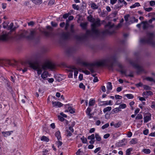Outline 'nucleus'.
<instances>
[{
    "instance_id": "nucleus-31",
    "label": "nucleus",
    "mask_w": 155,
    "mask_h": 155,
    "mask_svg": "<svg viewBox=\"0 0 155 155\" xmlns=\"http://www.w3.org/2000/svg\"><path fill=\"white\" fill-rule=\"evenodd\" d=\"M120 110L119 109V108H116L113 109L112 110V112L113 114L117 113L118 111H120Z\"/></svg>"
},
{
    "instance_id": "nucleus-60",
    "label": "nucleus",
    "mask_w": 155,
    "mask_h": 155,
    "mask_svg": "<svg viewBox=\"0 0 155 155\" xmlns=\"http://www.w3.org/2000/svg\"><path fill=\"white\" fill-rule=\"evenodd\" d=\"M118 2L121 3L123 2L124 4L125 5H127V3L126 2L124 1V0H118Z\"/></svg>"
},
{
    "instance_id": "nucleus-40",
    "label": "nucleus",
    "mask_w": 155,
    "mask_h": 155,
    "mask_svg": "<svg viewBox=\"0 0 155 155\" xmlns=\"http://www.w3.org/2000/svg\"><path fill=\"white\" fill-rule=\"evenodd\" d=\"M58 141L56 142V143L58 147H59L60 146H61L62 144V143L61 141H60V140H58Z\"/></svg>"
},
{
    "instance_id": "nucleus-57",
    "label": "nucleus",
    "mask_w": 155,
    "mask_h": 155,
    "mask_svg": "<svg viewBox=\"0 0 155 155\" xmlns=\"http://www.w3.org/2000/svg\"><path fill=\"white\" fill-rule=\"evenodd\" d=\"M149 130L148 129H146L143 131V134L145 135H147L148 133Z\"/></svg>"
},
{
    "instance_id": "nucleus-56",
    "label": "nucleus",
    "mask_w": 155,
    "mask_h": 155,
    "mask_svg": "<svg viewBox=\"0 0 155 155\" xmlns=\"http://www.w3.org/2000/svg\"><path fill=\"white\" fill-rule=\"evenodd\" d=\"M150 4L151 6H153L155 5V2L153 1H151L150 2Z\"/></svg>"
},
{
    "instance_id": "nucleus-25",
    "label": "nucleus",
    "mask_w": 155,
    "mask_h": 155,
    "mask_svg": "<svg viewBox=\"0 0 155 155\" xmlns=\"http://www.w3.org/2000/svg\"><path fill=\"white\" fill-rule=\"evenodd\" d=\"M142 152L146 154H149L151 152L150 150L149 149H145L142 150Z\"/></svg>"
},
{
    "instance_id": "nucleus-54",
    "label": "nucleus",
    "mask_w": 155,
    "mask_h": 155,
    "mask_svg": "<svg viewBox=\"0 0 155 155\" xmlns=\"http://www.w3.org/2000/svg\"><path fill=\"white\" fill-rule=\"evenodd\" d=\"M58 119L61 121H62L64 120V118H63L61 116L58 115Z\"/></svg>"
},
{
    "instance_id": "nucleus-59",
    "label": "nucleus",
    "mask_w": 155,
    "mask_h": 155,
    "mask_svg": "<svg viewBox=\"0 0 155 155\" xmlns=\"http://www.w3.org/2000/svg\"><path fill=\"white\" fill-rule=\"evenodd\" d=\"M48 152V150H45L44 151H43V155H47V153Z\"/></svg>"
},
{
    "instance_id": "nucleus-12",
    "label": "nucleus",
    "mask_w": 155,
    "mask_h": 155,
    "mask_svg": "<svg viewBox=\"0 0 155 155\" xmlns=\"http://www.w3.org/2000/svg\"><path fill=\"white\" fill-rule=\"evenodd\" d=\"M65 71L66 72H69L68 75V77L69 78H72L73 77V70L72 69H66Z\"/></svg>"
},
{
    "instance_id": "nucleus-61",
    "label": "nucleus",
    "mask_w": 155,
    "mask_h": 155,
    "mask_svg": "<svg viewBox=\"0 0 155 155\" xmlns=\"http://www.w3.org/2000/svg\"><path fill=\"white\" fill-rule=\"evenodd\" d=\"M110 136V135L109 134H105L104 136V139L107 138Z\"/></svg>"
},
{
    "instance_id": "nucleus-10",
    "label": "nucleus",
    "mask_w": 155,
    "mask_h": 155,
    "mask_svg": "<svg viewBox=\"0 0 155 155\" xmlns=\"http://www.w3.org/2000/svg\"><path fill=\"white\" fill-rule=\"evenodd\" d=\"M151 115L150 114H147V115L144 117V123H147L151 119Z\"/></svg>"
},
{
    "instance_id": "nucleus-1",
    "label": "nucleus",
    "mask_w": 155,
    "mask_h": 155,
    "mask_svg": "<svg viewBox=\"0 0 155 155\" xmlns=\"http://www.w3.org/2000/svg\"><path fill=\"white\" fill-rule=\"evenodd\" d=\"M28 64L31 68H54L55 67H67L66 64L64 62H61L56 65L55 63L49 61H46L43 63L38 61L29 62L28 63Z\"/></svg>"
},
{
    "instance_id": "nucleus-44",
    "label": "nucleus",
    "mask_w": 155,
    "mask_h": 155,
    "mask_svg": "<svg viewBox=\"0 0 155 155\" xmlns=\"http://www.w3.org/2000/svg\"><path fill=\"white\" fill-rule=\"evenodd\" d=\"M55 78L57 79V80L59 81H61L63 80V78H61L58 75H56L55 76Z\"/></svg>"
},
{
    "instance_id": "nucleus-45",
    "label": "nucleus",
    "mask_w": 155,
    "mask_h": 155,
    "mask_svg": "<svg viewBox=\"0 0 155 155\" xmlns=\"http://www.w3.org/2000/svg\"><path fill=\"white\" fill-rule=\"evenodd\" d=\"M70 13L65 14L63 15V17L64 19H66L67 17H68L69 15H70Z\"/></svg>"
},
{
    "instance_id": "nucleus-19",
    "label": "nucleus",
    "mask_w": 155,
    "mask_h": 155,
    "mask_svg": "<svg viewBox=\"0 0 155 155\" xmlns=\"http://www.w3.org/2000/svg\"><path fill=\"white\" fill-rule=\"evenodd\" d=\"M114 25L113 24H112L111 22H109L105 26L106 28H108L110 29H111L113 27Z\"/></svg>"
},
{
    "instance_id": "nucleus-51",
    "label": "nucleus",
    "mask_w": 155,
    "mask_h": 155,
    "mask_svg": "<svg viewBox=\"0 0 155 155\" xmlns=\"http://www.w3.org/2000/svg\"><path fill=\"white\" fill-rule=\"evenodd\" d=\"M69 25V21H68V20H67L66 21V26L65 27V29H67Z\"/></svg>"
},
{
    "instance_id": "nucleus-2",
    "label": "nucleus",
    "mask_w": 155,
    "mask_h": 155,
    "mask_svg": "<svg viewBox=\"0 0 155 155\" xmlns=\"http://www.w3.org/2000/svg\"><path fill=\"white\" fill-rule=\"evenodd\" d=\"M87 19L92 24L91 25V31L87 30V34L88 35H90L92 33L93 34L98 35L100 34V32L96 28V27L100 26L101 24L103 23L104 21H101V23L100 20L99 18L94 19L91 15L88 16Z\"/></svg>"
},
{
    "instance_id": "nucleus-32",
    "label": "nucleus",
    "mask_w": 155,
    "mask_h": 155,
    "mask_svg": "<svg viewBox=\"0 0 155 155\" xmlns=\"http://www.w3.org/2000/svg\"><path fill=\"white\" fill-rule=\"evenodd\" d=\"M91 8L94 9H96L98 8V6L95 4L93 3L91 4Z\"/></svg>"
},
{
    "instance_id": "nucleus-35",
    "label": "nucleus",
    "mask_w": 155,
    "mask_h": 155,
    "mask_svg": "<svg viewBox=\"0 0 155 155\" xmlns=\"http://www.w3.org/2000/svg\"><path fill=\"white\" fill-rule=\"evenodd\" d=\"M126 104H120L119 105V109H124L126 107Z\"/></svg>"
},
{
    "instance_id": "nucleus-3",
    "label": "nucleus",
    "mask_w": 155,
    "mask_h": 155,
    "mask_svg": "<svg viewBox=\"0 0 155 155\" xmlns=\"http://www.w3.org/2000/svg\"><path fill=\"white\" fill-rule=\"evenodd\" d=\"M82 64L84 67L91 68L94 67L104 66L105 65V62L104 61H102L92 63L84 62Z\"/></svg>"
},
{
    "instance_id": "nucleus-48",
    "label": "nucleus",
    "mask_w": 155,
    "mask_h": 155,
    "mask_svg": "<svg viewBox=\"0 0 155 155\" xmlns=\"http://www.w3.org/2000/svg\"><path fill=\"white\" fill-rule=\"evenodd\" d=\"M109 126V124L108 123H107L102 126V128L103 129H104L106 128H107Z\"/></svg>"
},
{
    "instance_id": "nucleus-15",
    "label": "nucleus",
    "mask_w": 155,
    "mask_h": 155,
    "mask_svg": "<svg viewBox=\"0 0 155 155\" xmlns=\"http://www.w3.org/2000/svg\"><path fill=\"white\" fill-rule=\"evenodd\" d=\"M138 140L137 138H133L130 142V143L131 144H135L137 143Z\"/></svg>"
},
{
    "instance_id": "nucleus-23",
    "label": "nucleus",
    "mask_w": 155,
    "mask_h": 155,
    "mask_svg": "<svg viewBox=\"0 0 155 155\" xmlns=\"http://www.w3.org/2000/svg\"><path fill=\"white\" fill-rule=\"evenodd\" d=\"M41 141H44L46 142H48L49 140V139L46 137L43 136L41 138Z\"/></svg>"
},
{
    "instance_id": "nucleus-29",
    "label": "nucleus",
    "mask_w": 155,
    "mask_h": 155,
    "mask_svg": "<svg viewBox=\"0 0 155 155\" xmlns=\"http://www.w3.org/2000/svg\"><path fill=\"white\" fill-rule=\"evenodd\" d=\"M140 5V4L138 2L135 3L133 5L130 6V8H134L136 7H138Z\"/></svg>"
},
{
    "instance_id": "nucleus-42",
    "label": "nucleus",
    "mask_w": 155,
    "mask_h": 155,
    "mask_svg": "<svg viewBox=\"0 0 155 155\" xmlns=\"http://www.w3.org/2000/svg\"><path fill=\"white\" fill-rule=\"evenodd\" d=\"M81 140L82 142L83 143H86L87 142V139L86 138L84 137H81Z\"/></svg>"
},
{
    "instance_id": "nucleus-34",
    "label": "nucleus",
    "mask_w": 155,
    "mask_h": 155,
    "mask_svg": "<svg viewBox=\"0 0 155 155\" xmlns=\"http://www.w3.org/2000/svg\"><path fill=\"white\" fill-rule=\"evenodd\" d=\"M145 79L147 80V81H150L153 82L155 83V80H154L152 78H150V77H147L145 78Z\"/></svg>"
},
{
    "instance_id": "nucleus-27",
    "label": "nucleus",
    "mask_w": 155,
    "mask_h": 155,
    "mask_svg": "<svg viewBox=\"0 0 155 155\" xmlns=\"http://www.w3.org/2000/svg\"><path fill=\"white\" fill-rule=\"evenodd\" d=\"M87 139L90 140H95V136L94 134H92L90 136H89Z\"/></svg>"
},
{
    "instance_id": "nucleus-50",
    "label": "nucleus",
    "mask_w": 155,
    "mask_h": 155,
    "mask_svg": "<svg viewBox=\"0 0 155 155\" xmlns=\"http://www.w3.org/2000/svg\"><path fill=\"white\" fill-rule=\"evenodd\" d=\"M132 18L133 19H134V21L133 22V21H130L129 22V23L130 24L133 23L134 22H138V20L137 19H136L134 17H133Z\"/></svg>"
},
{
    "instance_id": "nucleus-14",
    "label": "nucleus",
    "mask_w": 155,
    "mask_h": 155,
    "mask_svg": "<svg viewBox=\"0 0 155 155\" xmlns=\"http://www.w3.org/2000/svg\"><path fill=\"white\" fill-rule=\"evenodd\" d=\"M55 136L58 140H61V137L60 131H57L55 133Z\"/></svg>"
},
{
    "instance_id": "nucleus-21",
    "label": "nucleus",
    "mask_w": 155,
    "mask_h": 155,
    "mask_svg": "<svg viewBox=\"0 0 155 155\" xmlns=\"http://www.w3.org/2000/svg\"><path fill=\"white\" fill-rule=\"evenodd\" d=\"M125 140V139H124L123 140H122L121 141H120L118 143V145L119 146H122L123 145H125V143H123L124 142Z\"/></svg>"
},
{
    "instance_id": "nucleus-37",
    "label": "nucleus",
    "mask_w": 155,
    "mask_h": 155,
    "mask_svg": "<svg viewBox=\"0 0 155 155\" xmlns=\"http://www.w3.org/2000/svg\"><path fill=\"white\" fill-rule=\"evenodd\" d=\"M125 96L129 99H132L134 97L133 95L131 94H127L125 95Z\"/></svg>"
},
{
    "instance_id": "nucleus-8",
    "label": "nucleus",
    "mask_w": 155,
    "mask_h": 155,
    "mask_svg": "<svg viewBox=\"0 0 155 155\" xmlns=\"http://www.w3.org/2000/svg\"><path fill=\"white\" fill-rule=\"evenodd\" d=\"M14 65L11 63L9 61H7L5 63H0V67H14Z\"/></svg>"
},
{
    "instance_id": "nucleus-43",
    "label": "nucleus",
    "mask_w": 155,
    "mask_h": 155,
    "mask_svg": "<svg viewBox=\"0 0 155 155\" xmlns=\"http://www.w3.org/2000/svg\"><path fill=\"white\" fill-rule=\"evenodd\" d=\"M143 118L142 115L140 114H137V116L136 117V119H141Z\"/></svg>"
},
{
    "instance_id": "nucleus-9",
    "label": "nucleus",
    "mask_w": 155,
    "mask_h": 155,
    "mask_svg": "<svg viewBox=\"0 0 155 155\" xmlns=\"http://www.w3.org/2000/svg\"><path fill=\"white\" fill-rule=\"evenodd\" d=\"M52 104L53 107H60L63 104L59 102L52 101Z\"/></svg>"
},
{
    "instance_id": "nucleus-62",
    "label": "nucleus",
    "mask_w": 155,
    "mask_h": 155,
    "mask_svg": "<svg viewBox=\"0 0 155 155\" xmlns=\"http://www.w3.org/2000/svg\"><path fill=\"white\" fill-rule=\"evenodd\" d=\"M91 109L90 108L88 107L87 109L86 113L87 114L90 113L91 112Z\"/></svg>"
},
{
    "instance_id": "nucleus-22",
    "label": "nucleus",
    "mask_w": 155,
    "mask_h": 155,
    "mask_svg": "<svg viewBox=\"0 0 155 155\" xmlns=\"http://www.w3.org/2000/svg\"><path fill=\"white\" fill-rule=\"evenodd\" d=\"M87 25V23H82L80 24V26L82 28L85 29L86 28Z\"/></svg>"
},
{
    "instance_id": "nucleus-33",
    "label": "nucleus",
    "mask_w": 155,
    "mask_h": 155,
    "mask_svg": "<svg viewBox=\"0 0 155 155\" xmlns=\"http://www.w3.org/2000/svg\"><path fill=\"white\" fill-rule=\"evenodd\" d=\"M68 110L71 114H73L75 112V110L71 107H68Z\"/></svg>"
},
{
    "instance_id": "nucleus-18",
    "label": "nucleus",
    "mask_w": 155,
    "mask_h": 155,
    "mask_svg": "<svg viewBox=\"0 0 155 155\" xmlns=\"http://www.w3.org/2000/svg\"><path fill=\"white\" fill-rule=\"evenodd\" d=\"M13 24L12 23H11L9 25L8 29V30H10L11 31H13L16 28L15 27H13Z\"/></svg>"
},
{
    "instance_id": "nucleus-64",
    "label": "nucleus",
    "mask_w": 155,
    "mask_h": 155,
    "mask_svg": "<svg viewBox=\"0 0 155 155\" xmlns=\"http://www.w3.org/2000/svg\"><path fill=\"white\" fill-rule=\"evenodd\" d=\"M2 8L3 9H5L6 7L7 4L6 3H3L2 4Z\"/></svg>"
},
{
    "instance_id": "nucleus-16",
    "label": "nucleus",
    "mask_w": 155,
    "mask_h": 155,
    "mask_svg": "<svg viewBox=\"0 0 155 155\" xmlns=\"http://www.w3.org/2000/svg\"><path fill=\"white\" fill-rule=\"evenodd\" d=\"M142 24L143 29H146L148 26V24L147 21H143L142 23Z\"/></svg>"
},
{
    "instance_id": "nucleus-6",
    "label": "nucleus",
    "mask_w": 155,
    "mask_h": 155,
    "mask_svg": "<svg viewBox=\"0 0 155 155\" xmlns=\"http://www.w3.org/2000/svg\"><path fill=\"white\" fill-rule=\"evenodd\" d=\"M35 70L37 71L38 74H41L43 71V73L41 75V77L42 79L45 80L48 76V72L45 69V68H33Z\"/></svg>"
},
{
    "instance_id": "nucleus-20",
    "label": "nucleus",
    "mask_w": 155,
    "mask_h": 155,
    "mask_svg": "<svg viewBox=\"0 0 155 155\" xmlns=\"http://www.w3.org/2000/svg\"><path fill=\"white\" fill-rule=\"evenodd\" d=\"M95 137L96 140L98 141H101V136L95 133Z\"/></svg>"
},
{
    "instance_id": "nucleus-63",
    "label": "nucleus",
    "mask_w": 155,
    "mask_h": 155,
    "mask_svg": "<svg viewBox=\"0 0 155 155\" xmlns=\"http://www.w3.org/2000/svg\"><path fill=\"white\" fill-rule=\"evenodd\" d=\"M8 26L7 23L4 22L3 24V26L4 28H6Z\"/></svg>"
},
{
    "instance_id": "nucleus-53",
    "label": "nucleus",
    "mask_w": 155,
    "mask_h": 155,
    "mask_svg": "<svg viewBox=\"0 0 155 155\" xmlns=\"http://www.w3.org/2000/svg\"><path fill=\"white\" fill-rule=\"evenodd\" d=\"M54 0H50L49 3L48 5H51L54 4Z\"/></svg>"
},
{
    "instance_id": "nucleus-7",
    "label": "nucleus",
    "mask_w": 155,
    "mask_h": 155,
    "mask_svg": "<svg viewBox=\"0 0 155 155\" xmlns=\"http://www.w3.org/2000/svg\"><path fill=\"white\" fill-rule=\"evenodd\" d=\"M74 125V124H72L69 127L68 129H66L65 134L67 137H70L72 135V133L74 131V130L72 128V127Z\"/></svg>"
},
{
    "instance_id": "nucleus-17",
    "label": "nucleus",
    "mask_w": 155,
    "mask_h": 155,
    "mask_svg": "<svg viewBox=\"0 0 155 155\" xmlns=\"http://www.w3.org/2000/svg\"><path fill=\"white\" fill-rule=\"evenodd\" d=\"M107 88L108 90H111L112 89V87L111 83L110 82H108L107 83Z\"/></svg>"
},
{
    "instance_id": "nucleus-5",
    "label": "nucleus",
    "mask_w": 155,
    "mask_h": 155,
    "mask_svg": "<svg viewBox=\"0 0 155 155\" xmlns=\"http://www.w3.org/2000/svg\"><path fill=\"white\" fill-rule=\"evenodd\" d=\"M116 70L121 74L130 77H133V72L126 69V68H117Z\"/></svg>"
},
{
    "instance_id": "nucleus-24",
    "label": "nucleus",
    "mask_w": 155,
    "mask_h": 155,
    "mask_svg": "<svg viewBox=\"0 0 155 155\" xmlns=\"http://www.w3.org/2000/svg\"><path fill=\"white\" fill-rule=\"evenodd\" d=\"M132 150L133 148H132L127 149L126 151V155H130V152Z\"/></svg>"
},
{
    "instance_id": "nucleus-55",
    "label": "nucleus",
    "mask_w": 155,
    "mask_h": 155,
    "mask_svg": "<svg viewBox=\"0 0 155 155\" xmlns=\"http://www.w3.org/2000/svg\"><path fill=\"white\" fill-rule=\"evenodd\" d=\"M117 1V0H110V3L113 5Z\"/></svg>"
},
{
    "instance_id": "nucleus-41",
    "label": "nucleus",
    "mask_w": 155,
    "mask_h": 155,
    "mask_svg": "<svg viewBox=\"0 0 155 155\" xmlns=\"http://www.w3.org/2000/svg\"><path fill=\"white\" fill-rule=\"evenodd\" d=\"M95 103V101L93 100H91L89 101V106H93Z\"/></svg>"
},
{
    "instance_id": "nucleus-38",
    "label": "nucleus",
    "mask_w": 155,
    "mask_h": 155,
    "mask_svg": "<svg viewBox=\"0 0 155 155\" xmlns=\"http://www.w3.org/2000/svg\"><path fill=\"white\" fill-rule=\"evenodd\" d=\"M82 72L87 75L89 74H90V72L85 69L83 70Z\"/></svg>"
},
{
    "instance_id": "nucleus-11",
    "label": "nucleus",
    "mask_w": 155,
    "mask_h": 155,
    "mask_svg": "<svg viewBox=\"0 0 155 155\" xmlns=\"http://www.w3.org/2000/svg\"><path fill=\"white\" fill-rule=\"evenodd\" d=\"M8 38V34L7 33L3 34L0 36V40H5Z\"/></svg>"
},
{
    "instance_id": "nucleus-30",
    "label": "nucleus",
    "mask_w": 155,
    "mask_h": 155,
    "mask_svg": "<svg viewBox=\"0 0 155 155\" xmlns=\"http://www.w3.org/2000/svg\"><path fill=\"white\" fill-rule=\"evenodd\" d=\"M35 4H40L41 3L42 1V0H31Z\"/></svg>"
},
{
    "instance_id": "nucleus-39",
    "label": "nucleus",
    "mask_w": 155,
    "mask_h": 155,
    "mask_svg": "<svg viewBox=\"0 0 155 155\" xmlns=\"http://www.w3.org/2000/svg\"><path fill=\"white\" fill-rule=\"evenodd\" d=\"M79 87L83 89L84 90L85 89V86L84 85L83 83H81L79 85Z\"/></svg>"
},
{
    "instance_id": "nucleus-49",
    "label": "nucleus",
    "mask_w": 155,
    "mask_h": 155,
    "mask_svg": "<svg viewBox=\"0 0 155 155\" xmlns=\"http://www.w3.org/2000/svg\"><path fill=\"white\" fill-rule=\"evenodd\" d=\"M129 15H128L124 16V18L125 21L127 23L129 20Z\"/></svg>"
},
{
    "instance_id": "nucleus-28",
    "label": "nucleus",
    "mask_w": 155,
    "mask_h": 155,
    "mask_svg": "<svg viewBox=\"0 0 155 155\" xmlns=\"http://www.w3.org/2000/svg\"><path fill=\"white\" fill-rule=\"evenodd\" d=\"M17 70L21 73H24L27 71V68H18Z\"/></svg>"
},
{
    "instance_id": "nucleus-26",
    "label": "nucleus",
    "mask_w": 155,
    "mask_h": 155,
    "mask_svg": "<svg viewBox=\"0 0 155 155\" xmlns=\"http://www.w3.org/2000/svg\"><path fill=\"white\" fill-rule=\"evenodd\" d=\"M112 108L110 107H107L104 108L103 110V112L104 113H105L107 111H110Z\"/></svg>"
},
{
    "instance_id": "nucleus-13",
    "label": "nucleus",
    "mask_w": 155,
    "mask_h": 155,
    "mask_svg": "<svg viewBox=\"0 0 155 155\" xmlns=\"http://www.w3.org/2000/svg\"><path fill=\"white\" fill-rule=\"evenodd\" d=\"M137 72L138 74L146 73H147L144 68H137Z\"/></svg>"
},
{
    "instance_id": "nucleus-58",
    "label": "nucleus",
    "mask_w": 155,
    "mask_h": 155,
    "mask_svg": "<svg viewBox=\"0 0 155 155\" xmlns=\"http://www.w3.org/2000/svg\"><path fill=\"white\" fill-rule=\"evenodd\" d=\"M115 98L116 99H121L122 98V97L121 96L118 95H116L115 96Z\"/></svg>"
},
{
    "instance_id": "nucleus-46",
    "label": "nucleus",
    "mask_w": 155,
    "mask_h": 155,
    "mask_svg": "<svg viewBox=\"0 0 155 155\" xmlns=\"http://www.w3.org/2000/svg\"><path fill=\"white\" fill-rule=\"evenodd\" d=\"M121 6H119L118 5H115L114 9L115 10H119L121 8Z\"/></svg>"
},
{
    "instance_id": "nucleus-47",
    "label": "nucleus",
    "mask_w": 155,
    "mask_h": 155,
    "mask_svg": "<svg viewBox=\"0 0 155 155\" xmlns=\"http://www.w3.org/2000/svg\"><path fill=\"white\" fill-rule=\"evenodd\" d=\"M144 10L147 12H150L152 10L153 8L151 7H149L147 8H145Z\"/></svg>"
},
{
    "instance_id": "nucleus-4",
    "label": "nucleus",
    "mask_w": 155,
    "mask_h": 155,
    "mask_svg": "<svg viewBox=\"0 0 155 155\" xmlns=\"http://www.w3.org/2000/svg\"><path fill=\"white\" fill-rule=\"evenodd\" d=\"M154 35L152 33H150L147 35V39H143L140 40V42L142 43H147L152 45H153L154 41L153 39Z\"/></svg>"
},
{
    "instance_id": "nucleus-36",
    "label": "nucleus",
    "mask_w": 155,
    "mask_h": 155,
    "mask_svg": "<svg viewBox=\"0 0 155 155\" xmlns=\"http://www.w3.org/2000/svg\"><path fill=\"white\" fill-rule=\"evenodd\" d=\"M72 7L74 9L77 10H78L79 9V7L78 5L76 4H73L72 5Z\"/></svg>"
},
{
    "instance_id": "nucleus-52",
    "label": "nucleus",
    "mask_w": 155,
    "mask_h": 155,
    "mask_svg": "<svg viewBox=\"0 0 155 155\" xmlns=\"http://www.w3.org/2000/svg\"><path fill=\"white\" fill-rule=\"evenodd\" d=\"M35 31L34 30H32L31 31L30 35L31 37H33L35 34Z\"/></svg>"
}]
</instances>
